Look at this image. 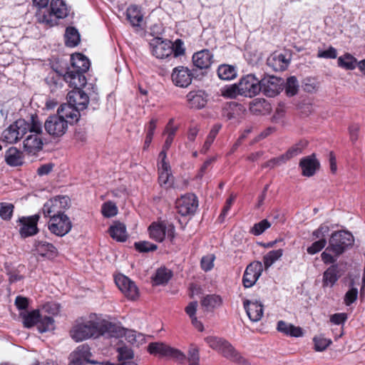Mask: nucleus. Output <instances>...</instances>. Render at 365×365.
I'll return each instance as SVG.
<instances>
[{"instance_id": "nucleus-1", "label": "nucleus", "mask_w": 365, "mask_h": 365, "mask_svg": "<svg viewBox=\"0 0 365 365\" xmlns=\"http://www.w3.org/2000/svg\"><path fill=\"white\" fill-rule=\"evenodd\" d=\"M28 133L23 141L24 150L29 154H36L42 150L44 140L42 123L36 113L31 115Z\"/></svg>"}, {"instance_id": "nucleus-2", "label": "nucleus", "mask_w": 365, "mask_h": 365, "mask_svg": "<svg viewBox=\"0 0 365 365\" xmlns=\"http://www.w3.org/2000/svg\"><path fill=\"white\" fill-rule=\"evenodd\" d=\"M68 14V9L63 0H52L49 9L38 10L36 18L38 23L48 29L57 25L58 20L66 18Z\"/></svg>"}, {"instance_id": "nucleus-3", "label": "nucleus", "mask_w": 365, "mask_h": 365, "mask_svg": "<svg viewBox=\"0 0 365 365\" xmlns=\"http://www.w3.org/2000/svg\"><path fill=\"white\" fill-rule=\"evenodd\" d=\"M205 341L213 350L238 365H251L249 361L238 352L226 339L217 336H207Z\"/></svg>"}, {"instance_id": "nucleus-4", "label": "nucleus", "mask_w": 365, "mask_h": 365, "mask_svg": "<svg viewBox=\"0 0 365 365\" xmlns=\"http://www.w3.org/2000/svg\"><path fill=\"white\" fill-rule=\"evenodd\" d=\"M149 237L156 242H163L166 236L171 243L175 239V227L172 222L167 220H158L153 222L148 227Z\"/></svg>"}, {"instance_id": "nucleus-5", "label": "nucleus", "mask_w": 365, "mask_h": 365, "mask_svg": "<svg viewBox=\"0 0 365 365\" xmlns=\"http://www.w3.org/2000/svg\"><path fill=\"white\" fill-rule=\"evenodd\" d=\"M354 242V239L351 232L344 230L335 231L329 238L327 251L331 252L335 256L339 257L351 247Z\"/></svg>"}, {"instance_id": "nucleus-6", "label": "nucleus", "mask_w": 365, "mask_h": 365, "mask_svg": "<svg viewBox=\"0 0 365 365\" xmlns=\"http://www.w3.org/2000/svg\"><path fill=\"white\" fill-rule=\"evenodd\" d=\"M29 122L24 118L17 119L3 130L0 140L9 144L17 143L28 133Z\"/></svg>"}, {"instance_id": "nucleus-7", "label": "nucleus", "mask_w": 365, "mask_h": 365, "mask_svg": "<svg viewBox=\"0 0 365 365\" xmlns=\"http://www.w3.org/2000/svg\"><path fill=\"white\" fill-rule=\"evenodd\" d=\"M69 202L66 196H57L47 200L42 208L44 217L51 219L53 216L65 214V210L69 207Z\"/></svg>"}, {"instance_id": "nucleus-8", "label": "nucleus", "mask_w": 365, "mask_h": 365, "mask_svg": "<svg viewBox=\"0 0 365 365\" xmlns=\"http://www.w3.org/2000/svg\"><path fill=\"white\" fill-rule=\"evenodd\" d=\"M70 334L76 342L91 337H98L99 336L98 322L88 321L87 324H80L71 330Z\"/></svg>"}, {"instance_id": "nucleus-9", "label": "nucleus", "mask_w": 365, "mask_h": 365, "mask_svg": "<svg viewBox=\"0 0 365 365\" xmlns=\"http://www.w3.org/2000/svg\"><path fill=\"white\" fill-rule=\"evenodd\" d=\"M148 351L159 357H170L181 362L186 359V356L180 350L170 347L163 342H152L148 346Z\"/></svg>"}, {"instance_id": "nucleus-10", "label": "nucleus", "mask_w": 365, "mask_h": 365, "mask_svg": "<svg viewBox=\"0 0 365 365\" xmlns=\"http://www.w3.org/2000/svg\"><path fill=\"white\" fill-rule=\"evenodd\" d=\"M116 286L129 300L135 301L140 297L138 286L130 278L123 274H118L114 277Z\"/></svg>"}, {"instance_id": "nucleus-11", "label": "nucleus", "mask_w": 365, "mask_h": 365, "mask_svg": "<svg viewBox=\"0 0 365 365\" xmlns=\"http://www.w3.org/2000/svg\"><path fill=\"white\" fill-rule=\"evenodd\" d=\"M284 80L274 76L264 75L260 79L261 93L268 98L277 96L283 89Z\"/></svg>"}, {"instance_id": "nucleus-12", "label": "nucleus", "mask_w": 365, "mask_h": 365, "mask_svg": "<svg viewBox=\"0 0 365 365\" xmlns=\"http://www.w3.org/2000/svg\"><path fill=\"white\" fill-rule=\"evenodd\" d=\"M239 83L242 96L253 98L261 93L260 79L254 74L242 76Z\"/></svg>"}, {"instance_id": "nucleus-13", "label": "nucleus", "mask_w": 365, "mask_h": 365, "mask_svg": "<svg viewBox=\"0 0 365 365\" xmlns=\"http://www.w3.org/2000/svg\"><path fill=\"white\" fill-rule=\"evenodd\" d=\"M175 207L181 216L193 215L198 207L197 197L192 193L182 195L176 200Z\"/></svg>"}, {"instance_id": "nucleus-14", "label": "nucleus", "mask_w": 365, "mask_h": 365, "mask_svg": "<svg viewBox=\"0 0 365 365\" xmlns=\"http://www.w3.org/2000/svg\"><path fill=\"white\" fill-rule=\"evenodd\" d=\"M48 227L52 234L63 237L71 231L72 222L66 214H63L53 216L48 222Z\"/></svg>"}, {"instance_id": "nucleus-15", "label": "nucleus", "mask_w": 365, "mask_h": 365, "mask_svg": "<svg viewBox=\"0 0 365 365\" xmlns=\"http://www.w3.org/2000/svg\"><path fill=\"white\" fill-rule=\"evenodd\" d=\"M150 51L158 59H165L172 55L171 41L161 37H155L149 42Z\"/></svg>"}, {"instance_id": "nucleus-16", "label": "nucleus", "mask_w": 365, "mask_h": 365, "mask_svg": "<svg viewBox=\"0 0 365 365\" xmlns=\"http://www.w3.org/2000/svg\"><path fill=\"white\" fill-rule=\"evenodd\" d=\"M46 131L53 138L63 136L68 129L67 121L58 114L50 115L44 123Z\"/></svg>"}, {"instance_id": "nucleus-17", "label": "nucleus", "mask_w": 365, "mask_h": 365, "mask_svg": "<svg viewBox=\"0 0 365 365\" xmlns=\"http://www.w3.org/2000/svg\"><path fill=\"white\" fill-rule=\"evenodd\" d=\"M193 78V73L186 66L175 67L171 73V80L173 84L180 88L188 87Z\"/></svg>"}, {"instance_id": "nucleus-18", "label": "nucleus", "mask_w": 365, "mask_h": 365, "mask_svg": "<svg viewBox=\"0 0 365 365\" xmlns=\"http://www.w3.org/2000/svg\"><path fill=\"white\" fill-rule=\"evenodd\" d=\"M263 272L262 262L254 261L250 263L244 272L242 284L245 288L252 287L257 281Z\"/></svg>"}, {"instance_id": "nucleus-19", "label": "nucleus", "mask_w": 365, "mask_h": 365, "mask_svg": "<svg viewBox=\"0 0 365 365\" xmlns=\"http://www.w3.org/2000/svg\"><path fill=\"white\" fill-rule=\"evenodd\" d=\"M91 356V353L88 345L81 344L70 354L68 365H84L86 363L98 364L97 361L89 359Z\"/></svg>"}, {"instance_id": "nucleus-20", "label": "nucleus", "mask_w": 365, "mask_h": 365, "mask_svg": "<svg viewBox=\"0 0 365 365\" xmlns=\"http://www.w3.org/2000/svg\"><path fill=\"white\" fill-rule=\"evenodd\" d=\"M38 220L39 215H38L20 218L19 222L21 226L19 229V233L21 237L26 238L37 234L38 232L37 227Z\"/></svg>"}, {"instance_id": "nucleus-21", "label": "nucleus", "mask_w": 365, "mask_h": 365, "mask_svg": "<svg viewBox=\"0 0 365 365\" xmlns=\"http://www.w3.org/2000/svg\"><path fill=\"white\" fill-rule=\"evenodd\" d=\"M34 247L37 255L48 259H54L58 255L57 248L52 243L44 240H36Z\"/></svg>"}, {"instance_id": "nucleus-22", "label": "nucleus", "mask_w": 365, "mask_h": 365, "mask_svg": "<svg viewBox=\"0 0 365 365\" xmlns=\"http://www.w3.org/2000/svg\"><path fill=\"white\" fill-rule=\"evenodd\" d=\"M67 101L70 104L83 110L88 106L89 97L81 88H76L68 93Z\"/></svg>"}, {"instance_id": "nucleus-23", "label": "nucleus", "mask_w": 365, "mask_h": 365, "mask_svg": "<svg viewBox=\"0 0 365 365\" xmlns=\"http://www.w3.org/2000/svg\"><path fill=\"white\" fill-rule=\"evenodd\" d=\"M187 106L191 109H202L207 103V95L204 91H191L186 95Z\"/></svg>"}, {"instance_id": "nucleus-24", "label": "nucleus", "mask_w": 365, "mask_h": 365, "mask_svg": "<svg viewBox=\"0 0 365 365\" xmlns=\"http://www.w3.org/2000/svg\"><path fill=\"white\" fill-rule=\"evenodd\" d=\"M98 322L99 336L106 335L108 337L120 338L123 336L125 328L118 326L110 321Z\"/></svg>"}, {"instance_id": "nucleus-25", "label": "nucleus", "mask_w": 365, "mask_h": 365, "mask_svg": "<svg viewBox=\"0 0 365 365\" xmlns=\"http://www.w3.org/2000/svg\"><path fill=\"white\" fill-rule=\"evenodd\" d=\"M290 58L278 52H274L267 59V65L274 71H284L288 68Z\"/></svg>"}, {"instance_id": "nucleus-26", "label": "nucleus", "mask_w": 365, "mask_h": 365, "mask_svg": "<svg viewBox=\"0 0 365 365\" xmlns=\"http://www.w3.org/2000/svg\"><path fill=\"white\" fill-rule=\"evenodd\" d=\"M80 109L68 103L61 105L57 110V114L68 124L77 123L80 118Z\"/></svg>"}, {"instance_id": "nucleus-27", "label": "nucleus", "mask_w": 365, "mask_h": 365, "mask_svg": "<svg viewBox=\"0 0 365 365\" xmlns=\"http://www.w3.org/2000/svg\"><path fill=\"white\" fill-rule=\"evenodd\" d=\"M213 54L208 49L195 52L192 57L193 65L200 69H207L213 63Z\"/></svg>"}, {"instance_id": "nucleus-28", "label": "nucleus", "mask_w": 365, "mask_h": 365, "mask_svg": "<svg viewBox=\"0 0 365 365\" xmlns=\"http://www.w3.org/2000/svg\"><path fill=\"white\" fill-rule=\"evenodd\" d=\"M299 165L302 168V175L306 177L313 176L320 166L319 162L314 154L302 158Z\"/></svg>"}, {"instance_id": "nucleus-29", "label": "nucleus", "mask_w": 365, "mask_h": 365, "mask_svg": "<svg viewBox=\"0 0 365 365\" xmlns=\"http://www.w3.org/2000/svg\"><path fill=\"white\" fill-rule=\"evenodd\" d=\"M64 76L65 82L67 83L70 87L73 88V89L82 88L86 85L87 80L84 73L69 68Z\"/></svg>"}, {"instance_id": "nucleus-30", "label": "nucleus", "mask_w": 365, "mask_h": 365, "mask_svg": "<svg viewBox=\"0 0 365 365\" xmlns=\"http://www.w3.org/2000/svg\"><path fill=\"white\" fill-rule=\"evenodd\" d=\"M340 277L339 265L331 264L323 273L322 287H332Z\"/></svg>"}, {"instance_id": "nucleus-31", "label": "nucleus", "mask_w": 365, "mask_h": 365, "mask_svg": "<svg viewBox=\"0 0 365 365\" xmlns=\"http://www.w3.org/2000/svg\"><path fill=\"white\" fill-rule=\"evenodd\" d=\"M126 18L132 26H140L143 20L141 7L136 4L130 5L126 9Z\"/></svg>"}, {"instance_id": "nucleus-32", "label": "nucleus", "mask_w": 365, "mask_h": 365, "mask_svg": "<svg viewBox=\"0 0 365 365\" xmlns=\"http://www.w3.org/2000/svg\"><path fill=\"white\" fill-rule=\"evenodd\" d=\"M71 69L84 73L88 71L90 67L89 59L80 53H76L71 56Z\"/></svg>"}, {"instance_id": "nucleus-33", "label": "nucleus", "mask_w": 365, "mask_h": 365, "mask_svg": "<svg viewBox=\"0 0 365 365\" xmlns=\"http://www.w3.org/2000/svg\"><path fill=\"white\" fill-rule=\"evenodd\" d=\"M110 236L118 242H125L128 233L125 225L120 222H115L108 229Z\"/></svg>"}, {"instance_id": "nucleus-34", "label": "nucleus", "mask_w": 365, "mask_h": 365, "mask_svg": "<svg viewBox=\"0 0 365 365\" xmlns=\"http://www.w3.org/2000/svg\"><path fill=\"white\" fill-rule=\"evenodd\" d=\"M277 329L278 331L292 337H300L304 334L303 330L301 327L294 326L285 321H279Z\"/></svg>"}, {"instance_id": "nucleus-35", "label": "nucleus", "mask_w": 365, "mask_h": 365, "mask_svg": "<svg viewBox=\"0 0 365 365\" xmlns=\"http://www.w3.org/2000/svg\"><path fill=\"white\" fill-rule=\"evenodd\" d=\"M5 160L10 166L21 165L24 163L23 153L15 147H11L6 151Z\"/></svg>"}, {"instance_id": "nucleus-36", "label": "nucleus", "mask_w": 365, "mask_h": 365, "mask_svg": "<svg viewBox=\"0 0 365 365\" xmlns=\"http://www.w3.org/2000/svg\"><path fill=\"white\" fill-rule=\"evenodd\" d=\"M24 327L28 329H36L39 333L54 330V321H22Z\"/></svg>"}, {"instance_id": "nucleus-37", "label": "nucleus", "mask_w": 365, "mask_h": 365, "mask_svg": "<svg viewBox=\"0 0 365 365\" xmlns=\"http://www.w3.org/2000/svg\"><path fill=\"white\" fill-rule=\"evenodd\" d=\"M88 140L87 128L84 126L78 125L75 128L72 141L73 145L77 148L85 146Z\"/></svg>"}, {"instance_id": "nucleus-38", "label": "nucleus", "mask_w": 365, "mask_h": 365, "mask_svg": "<svg viewBox=\"0 0 365 365\" xmlns=\"http://www.w3.org/2000/svg\"><path fill=\"white\" fill-rule=\"evenodd\" d=\"M46 82L49 86L51 92H56L61 88L65 82V76L57 71H51L46 78Z\"/></svg>"}, {"instance_id": "nucleus-39", "label": "nucleus", "mask_w": 365, "mask_h": 365, "mask_svg": "<svg viewBox=\"0 0 365 365\" xmlns=\"http://www.w3.org/2000/svg\"><path fill=\"white\" fill-rule=\"evenodd\" d=\"M244 307L250 319H261L263 316V306L258 302H244Z\"/></svg>"}, {"instance_id": "nucleus-40", "label": "nucleus", "mask_w": 365, "mask_h": 365, "mask_svg": "<svg viewBox=\"0 0 365 365\" xmlns=\"http://www.w3.org/2000/svg\"><path fill=\"white\" fill-rule=\"evenodd\" d=\"M178 130V127L175 125L174 119H170L163 133V135H166L165 140L163 145L165 146V149L170 148Z\"/></svg>"}, {"instance_id": "nucleus-41", "label": "nucleus", "mask_w": 365, "mask_h": 365, "mask_svg": "<svg viewBox=\"0 0 365 365\" xmlns=\"http://www.w3.org/2000/svg\"><path fill=\"white\" fill-rule=\"evenodd\" d=\"M42 313L46 314L43 319H53L61 311V304L56 302H47L41 306Z\"/></svg>"}, {"instance_id": "nucleus-42", "label": "nucleus", "mask_w": 365, "mask_h": 365, "mask_svg": "<svg viewBox=\"0 0 365 365\" xmlns=\"http://www.w3.org/2000/svg\"><path fill=\"white\" fill-rule=\"evenodd\" d=\"M173 277V272L165 267H160L156 270L155 276L152 278L153 284H166Z\"/></svg>"}, {"instance_id": "nucleus-43", "label": "nucleus", "mask_w": 365, "mask_h": 365, "mask_svg": "<svg viewBox=\"0 0 365 365\" xmlns=\"http://www.w3.org/2000/svg\"><path fill=\"white\" fill-rule=\"evenodd\" d=\"M338 66L345 70L352 71L358 66L357 59L349 53H346L337 59Z\"/></svg>"}, {"instance_id": "nucleus-44", "label": "nucleus", "mask_w": 365, "mask_h": 365, "mask_svg": "<svg viewBox=\"0 0 365 365\" xmlns=\"http://www.w3.org/2000/svg\"><path fill=\"white\" fill-rule=\"evenodd\" d=\"M80 34L75 27L68 26L66 29L65 43L68 47H75L80 43Z\"/></svg>"}, {"instance_id": "nucleus-45", "label": "nucleus", "mask_w": 365, "mask_h": 365, "mask_svg": "<svg viewBox=\"0 0 365 365\" xmlns=\"http://www.w3.org/2000/svg\"><path fill=\"white\" fill-rule=\"evenodd\" d=\"M218 77L225 81H230L236 78L237 71L234 66L227 64L220 65L217 68Z\"/></svg>"}, {"instance_id": "nucleus-46", "label": "nucleus", "mask_w": 365, "mask_h": 365, "mask_svg": "<svg viewBox=\"0 0 365 365\" xmlns=\"http://www.w3.org/2000/svg\"><path fill=\"white\" fill-rule=\"evenodd\" d=\"M308 141L306 140H300L299 142L293 145L289 148L287 151L284 153L287 160L292 159V158L301 154L303 150L307 147Z\"/></svg>"}, {"instance_id": "nucleus-47", "label": "nucleus", "mask_w": 365, "mask_h": 365, "mask_svg": "<svg viewBox=\"0 0 365 365\" xmlns=\"http://www.w3.org/2000/svg\"><path fill=\"white\" fill-rule=\"evenodd\" d=\"M222 298L217 294H207L201 300V305L207 310H211L222 304Z\"/></svg>"}, {"instance_id": "nucleus-48", "label": "nucleus", "mask_w": 365, "mask_h": 365, "mask_svg": "<svg viewBox=\"0 0 365 365\" xmlns=\"http://www.w3.org/2000/svg\"><path fill=\"white\" fill-rule=\"evenodd\" d=\"M222 125L220 124H215L212 126L209 134L207 135L206 140L200 150V153L205 154L210 149L211 145L214 142L216 136L220 130Z\"/></svg>"}, {"instance_id": "nucleus-49", "label": "nucleus", "mask_w": 365, "mask_h": 365, "mask_svg": "<svg viewBox=\"0 0 365 365\" xmlns=\"http://www.w3.org/2000/svg\"><path fill=\"white\" fill-rule=\"evenodd\" d=\"M125 334H123V336L133 345L138 346L145 341V336L141 333H138L134 330L127 329H125Z\"/></svg>"}, {"instance_id": "nucleus-50", "label": "nucleus", "mask_w": 365, "mask_h": 365, "mask_svg": "<svg viewBox=\"0 0 365 365\" xmlns=\"http://www.w3.org/2000/svg\"><path fill=\"white\" fill-rule=\"evenodd\" d=\"M283 255V250L278 249L267 252L263 257V263L265 268L269 267L273 263L278 260Z\"/></svg>"}, {"instance_id": "nucleus-51", "label": "nucleus", "mask_w": 365, "mask_h": 365, "mask_svg": "<svg viewBox=\"0 0 365 365\" xmlns=\"http://www.w3.org/2000/svg\"><path fill=\"white\" fill-rule=\"evenodd\" d=\"M314 350L317 351H323L332 343L330 339L324 337L322 334L316 335L313 338Z\"/></svg>"}, {"instance_id": "nucleus-52", "label": "nucleus", "mask_w": 365, "mask_h": 365, "mask_svg": "<svg viewBox=\"0 0 365 365\" xmlns=\"http://www.w3.org/2000/svg\"><path fill=\"white\" fill-rule=\"evenodd\" d=\"M222 96L228 98H236L237 96H241L240 90V83L224 87L222 89Z\"/></svg>"}, {"instance_id": "nucleus-53", "label": "nucleus", "mask_w": 365, "mask_h": 365, "mask_svg": "<svg viewBox=\"0 0 365 365\" xmlns=\"http://www.w3.org/2000/svg\"><path fill=\"white\" fill-rule=\"evenodd\" d=\"M14 210V205L9 202H0V217L9 221L11 219Z\"/></svg>"}, {"instance_id": "nucleus-54", "label": "nucleus", "mask_w": 365, "mask_h": 365, "mask_svg": "<svg viewBox=\"0 0 365 365\" xmlns=\"http://www.w3.org/2000/svg\"><path fill=\"white\" fill-rule=\"evenodd\" d=\"M271 225V223L267 219H264L260 222L255 223L250 228V232L255 236H259L262 235L265 230L269 229Z\"/></svg>"}, {"instance_id": "nucleus-55", "label": "nucleus", "mask_w": 365, "mask_h": 365, "mask_svg": "<svg viewBox=\"0 0 365 365\" xmlns=\"http://www.w3.org/2000/svg\"><path fill=\"white\" fill-rule=\"evenodd\" d=\"M298 82L295 76H290L287 78L285 85V93L287 96H294L298 92Z\"/></svg>"}, {"instance_id": "nucleus-56", "label": "nucleus", "mask_w": 365, "mask_h": 365, "mask_svg": "<svg viewBox=\"0 0 365 365\" xmlns=\"http://www.w3.org/2000/svg\"><path fill=\"white\" fill-rule=\"evenodd\" d=\"M135 250L139 252H149L157 250L158 245L148 241H140L134 243Z\"/></svg>"}, {"instance_id": "nucleus-57", "label": "nucleus", "mask_w": 365, "mask_h": 365, "mask_svg": "<svg viewBox=\"0 0 365 365\" xmlns=\"http://www.w3.org/2000/svg\"><path fill=\"white\" fill-rule=\"evenodd\" d=\"M250 324L247 325L252 331H259L266 333L269 331L268 321H249Z\"/></svg>"}, {"instance_id": "nucleus-58", "label": "nucleus", "mask_w": 365, "mask_h": 365, "mask_svg": "<svg viewBox=\"0 0 365 365\" xmlns=\"http://www.w3.org/2000/svg\"><path fill=\"white\" fill-rule=\"evenodd\" d=\"M172 54L175 58L184 56L185 54V48L184 42L180 38H177L173 43L171 41Z\"/></svg>"}, {"instance_id": "nucleus-59", "label": "nucleus", "mask_w": 365, "mask_h": 365, "mask_svg": "<svg viewBox=\"0 0 365 365\" xmlns=\"http://www.w3.org/2000/svg\"><path fill=\"white\" fill-rule=\"evenodd\" d=\"M215 256L214 254H208L202 257L200 267L205 272H209L214 267Z\"/></svg>"}, {"instance_id": "nucleus-60", "label": "nucleus", "mask_w": 365, "mask_h": 365, "mask_svg": "<svg viewBox=\"0 0 365 365\" xmlns=\"http://www.w3.org/2000/svg\"><path fill=\"white\" fill-rule=\"evenodd\" d=\"M118 209L116 205L112 202H104L102 205L101 212L106 217H111L117 214Z\"/></svg>"}, {"instance_id": "nucleus-61", "label": "nucleus", "mask_w": 365, "mask_h": 365, "mask_svg": "<svg viewBox=\"0 0 365 365\" xmlns=\"http://www.w3.org/2000/svg\"><path fill=\"white\" fill-rule=\"evenodd\" d=\"M327 243V242L326 239H320L313 242L311 246L308 247L307 252L309 255H315L322 250Z\"/></svg>"}, {"instance_id": "nucleus-62", "label": "nucleus", "mask_w": 365, "mask_h": 365, "mask_svg": "<svg viewBox=\"0 0 365 365\" xmlns=\"http://www.w3.org/2000/svg\"><path fill=\"white\" fill-rule=\"evenodd\" d=\"M287 161V160L286 158L284 157V154H282L279 157L273 158L267 160V162H265L264 163H263L262 165V168H269L272 169L277 165H280L282 164L285 163Z\"/></svg>"}, {"instance_id": "nucleus-63", "label": "nucleus", "mask_w": 365, "mask_h": 365, "mask_svg": "<svg viewBox=\"0 0 365 365\" xmlns=\"http://www.w3.org/2000/svg\"><path fill=\"white\" fill-rule=\"evenodd\" d=\"M14 304L16 308L19 310L21 314L22 312L28 310L29 299L26 297L19 295L16 297Z\"/></svg>"}, {"instance_id": "nucleus-64", "label": "nucleus", "mask_w": 365, "mask_h": 365, "mask_svg": "<svg viewBox=\"0 0 365 365\" xmlns=\"http://www.w3.org/2000/svg\"><path fill=\"white\" fill-rule=\"evenodd\" d=\"M317 57L320 58L334 59L337 57V51L334 47L330 46L327 50H319Z\"/></svg>"}]
</instances>
